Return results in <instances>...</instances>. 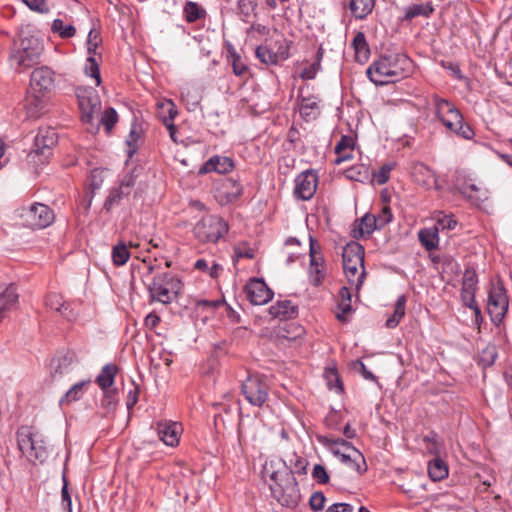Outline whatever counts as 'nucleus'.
I'll use <instances>...</instances> for the list:
<instances>
[{
    "label": "nucleus",
    "mask_w": 512,
    "mask_h": 512,
    "mask_svg": "<svg viewBox=\"0 0 512 512\" xmlns=\"http://www.w3.org/2000/svg\"><path fill=\"white\" fill-rule=\"evenodd\" d=\"M410 66L411 61L404 54L383 55L368 67L367 75L374 84L386 85L404 78Z\"/></svg>",
    "instance_id": "f257e3e1"
},
{
    "label": "nucleus",
    "mask_w": 512,
    "mask_h": 512,
    "mask_svg": "<svg viewBox=\"0 0 512 512\" xmlns=\"http://www.w3.org/2000/svg\"><path fill=\"white\" fill-rule=\"evenodd\" d=\"M272 497L284 507H295L300 501V491L293 472L276 471L270 476Z\"/></svg>",
    "instance_id": "f03ea898"
},
{
    "label": "nucleus",
    "mask_w": 512,
    "mask_h": 512,
    "mask_svg": "<svg viewBox=\"0 0 512 512\" xmlns=\"http://www.w3.org/2000/svg\"><path fill=\"white\" fill-rule=\"evenodd\" d=\"M182 288L183 284L178 276L163 272L154 276L148 285V292L152 302L167 305L178 299Z\"/></svg>",
    "instance_id": "7ed1b4c3"
},
{
    "label": "nucleus",
    "mask_w": 512,
    "mask_h": 512,
    "mask_svg": "<svg viewBox=\"0 0 512 512\" xmlns=\"http://www.w3.org/2000/svg\"><path fill=\"white\" fill-rule=\"evenodd\" d=\"M343 270L347 281L359 290L365 278L364 249L357 242H350L343 248Z\"/></svg>",
    "instance_id": "20e7f679"
},
{
    "label": "nucleus",
    "mask_w": 512,
    "mask_h": 512,
    "mask_svg": "<svg viewBox=\"0 0 512 512\" xmlns=\"http://www.w3.org/2000/svg\"><path fill=\"white\" fill-rule=\"evenodd\" d=\"M43 52L42 41L35 36H26L11 53L10 60L17 68L26 69L36 64Z\"/></svg>",
    "instance_id": "39448f33"
},
{
    "label": "nucleus",
    "mask_w": 512,
    "mask_h": 512,
    "mask_svg": "<svg viewBox=\"0 0 512 512\" xmlns=\"http://www.w3.org/2000/svg\"><path fill=\"white\" fill-rule=\"evenodd\" d=\"M195 237L201 242H217L228 232V224L217 215L206 214L193 229Z\"/></svg>",
    "instance_id": "423d86ee"
},
{
    "label": "nucleus",
    "mask_w": 512,
    "mask_h": 512,
    "mask_svg": "<svg viewBox=\"0 0 512 512\" xmlns=\"http://www.w3.org/2000/svg\"><path fill=\"white\" fill-rule=\"evenodd\" d=\"M22 224L31 229H42L54 220L53 211L44 204L35 203L21 211Z\"/></svg>",
    "instance_id": "0eeeda50"
},
{
    "label": "nucleus",
    "mask_w": 512,
    "mask_h": 512,
    "mask_svg": "<svg viewBox=\"0 0 512 512\" xmlns=\"http://www.w3.org/2000/svg\"><path fill=\"white\" fill-rule=\"evenodd\" d=\"M269 386L260 375H249L242 384L245 399L254 406L261 407L268 399Z\"/></svg>",
    "instance_id": "6e6552de"
},
{
    "label": "nucleus",
    "mask_w": 512,
    "mask_h": 512,
    "mask_svg": "<svg viewBox=\"0 0 512 512\" xmlns=\"http://www.w3.org/2000/svg\"><path fill=\"white\" fill-rule=\"evenodd\" d=\"M274 44L278 45L276 50L272 47V40H270V43L266 41L265 44L257 47L256 56L262 63L276 64L280 60H285L289 57V45L282 36L278 35Z\"/></svg>",
    "instance_id": "1a4fd4ad"
},
{
    "label": "nucleus",
    "mask_w": 512,
    "mask_h": 512,
    "mask_svg": "<svg viewBox=\"0 0 512 512\" xmlns=\"http://www.w3.org/2000/svg\"><path fill=\"white\" fill-rule=\"evenodd\" d=\"M508 297L501 285H493L489 291L487 310L493 322L502 321L508 309Z\"/></svg>",
    "instance_id": "9d476101"
},
{
    "label": "nucleus",
    "mask_w": 512,
    "mask_h": 512,
    "mask_svg": "<svg viewBox=\"0 0 512 512\" xmlns=\"http://www.w3.org/2000/svg\"><path fill=\"white\" fill-rule=\"evenodd\" d=\"M294 196L299 200H310L318 186V175L314 170L301 172L294 180Z\"/></svg>",
    "instance_id": "9b49d317"
},
{
    "label": "nucleus",
    "mask_w": 512,
    "mask_h": 512,
    "mask_svg": "<svg viewBox=\"0 0 512 512\" xmlns=\"http://www.w3.org/2000/svg\"><path fill=\"white\" fill-rule=\"evenodd\" d=\"M54 72L48 67L35 69L31 74L30 91L49 95L54 89Z\"/></svg>",
    "instance_id": "f8f14e48"
},
{
    "label": "nucleus",
    "mask_w": 512,
    "mask_h": 512,
    "mask_svg": "<svg viewBox=\"0 0 512 512\" xmlns=\"http://www.w3.org/2000/svg\"><path fill=\"white\" fill-rule=\"evenodd\" d=\"M245 292L247 299L254 305H264L273 297V292L260 279L250 280L245 286Z\"/></svg>",
    "instance_id": "ddd939ff"
},
{
    "label": "nucleus",
    "mask_w": 512,
    "mask_h": 512,
    "mask_svg": "<svg viewBox=\"0 0 512 512\" xmlns=\"http://www.w3.org/2000/svg\"><path fill=\"white\" fill-rule=\"evenodd\" d=\"M441 123L447 130L463 139L470 140L475 135L470 125L464 122L463 116L458 109L445 117Z\"/></svg>",
    "instance_id": "4468645a"
},
{
    "label": "nucleus",
    "mask_w": 512,
    "mask_h": 512,
    "mask_svg": "<svg viewBox=\"0 0 512 512\" xmlns=\"http://www.w3.org/2000/svg\"><path fill=\"white\" fill-rule=\"evenodd\" d=\"M159 439L166 445L174 447L179 443L182 427L177 422L159 421L157 423Z\"/></svg>",
    "instance_id": "2eb2a0df"
},
{
    "label": "nucleus",
    "mask_w": 512,
    "mask_h": 512,
    "mask_svg": "<svg viewBox=\"0 0 512 512\" xmlns=\"http://www.w3.org/2000/svg\"><path fill=\"white\" fill-rule=\"evenodd\" d=\"M56 133L51 128L40 129L35 137L34 150L30 157L34 158L35 155H43L48 157L51 147L56 143Z\"/></svg>",
    "instance_id": "dca6fc26"
},
{
    "label": "nucleus",
    "mask_w": 512,
    "mask_h": 512,
    "mask_svg": "<svg viewBox=\"0 0 512 512\" xmlns=\"http://www.w3.org/2000/svg\"><path fill=\"white\" fill-rule=\"evenodd\" d=\"M322 443L331 451L333 455L338 457L340 461L350 467L351 469L362 473L365 469L361 468L358 460H360L357 455L353 454L351 451H342L338 447H336L337 442L333 440H328V438H323Z\"/></svg>",
    "instance_id": "f3484780"
},
{
    "label": "nucleus",
    "mask_w": 512,
    "mask_h": 512,
    "mask_svg": "<svg viewBox=\"0 0 512 512\" xmlns=\"http://www.w3.org/2000/svg\"><path fill=\"white\" fill-rule=\"evenodd\" d=\"M17 442L22 453L28 456L39 442H43V438L38 432H32L29 427H21L17 432Z\"/></svg>",
    "instance_id": "a211bd4d"
},
{
    "label": "nucleus",
    "mask_w": 512,
    "mask_h": 512,
    "mask_svg": "<svg viewBox=\"0 0 512 512\" xmlns=\"http://www.w3.org/2000/svg\"><path fill=\"white\" fill-rule=\"evenodd\" d=\"M18 294L14 285L0 286V321L16 307Z\"/></svg>",
    "instance_id": "6ab92c4d"
},
{
    "label": "nucleus",
    "mask_w": 512,
    "mask_h": 512,
    "mask_svg": "<svg viewBox=\"0 0 512 512\" xmlns=\"http://www.w3.org/2000/svg\"><path fill=\"white\" fill-rule=\"evenodd\" d=\"M47 98V94L33 93L29 90L26 98L27 115L31 118L40 117L46 110Z\"/></svg>",
    "instance_id": "aec40b11"
},
{
    "label": "nucleus",
    "mask_w": 512,
    "mask_h": 512,
    "mask_svg": "<svg viewBox=\"0 0 512 512\" xmlns=\"http://www.w3.org/2000/svg\"><path fill=\"white\" fill-rule=\"evenodd\" d=\"M309 282L313 286H320L325 277H326V266L324 258H319L318 256H313L310 260L309 270H308Z\"/></svg>",
    "instance_id": "412c9836"
},
{
    "label": "nucleus",
    "mask_w": 512,
    "mask_h": 512,
    "mask_svg": "<svg viewBox=\"0 0 512 512\" xmlns=\"http://www.w3.org/2000/svg\"><path fill=\"white\" fill-rule=\"evenodd\" d=\"M268 312L272 318H292L297 314V307L291 301L283 300L271 305Z\"/></svg>",
    "instance_id": "4be33fe9"
},
{
    "label": "nucleus",
    "mask_w": 512,
    "mask_h": 512,
    "mask_svg": "<svg viewBox=\"0 0 512 512\" xmlns=\"http://www.w3.org/2000/svg\"><path fill=\"white\" fill-rule=\"evenodd\" d=\"M233 167V161L229 157L215 156L205 163L204 169L207 172L215 171L219 174H226L232 171Z\"/></svg>",
    "instance_id": "5701e85b"
},
{
    "label": "nucleus",
    "mask_w": 512,
    "mask_h": 512,
    "mask_svg": "<svg viewBox=\"0 0 512 512\" xmlns=\"http://www.w3.org/2000/svg\"><path fill=\"white\" fill-rule=\"evenodd\" d=\"M161 109H166L168 117H163V124L166 126L169 136L174 143H179L180 140L177 137V127L174 125V118L177 115V109L172 101H166Z\"/></svg>",
    "instance_id": "b1692460"
},
{
    "label": "nucleus",
    "mask_w": 512,
    "mask_h": 512,
    "mask_svg": "<svg viewBox=\"0 0 512 512\" xmlns=\"http://www.w3.org/2000/svg\"><path fill=\"white\" fill-rule=\"evenodd\" d=\"M428 474L431 480L441 481L449 474L448 465L440 457H435L428 462Z\"/></svg>",
    "instance_id": "393cba45"
},
{
    "label": "nucleus",
    "mask_w": 512,
    "mask_h": 512,
    "mask_svg": "<svg viewBox=\"0 0 512 512\" xmlns=\"http://www.w3.org/2000/svg\"><path fill=\"white\" fill-rule=\"evenodd\" d=\"M320 99L317 96L310 95L303 97L300 103V114L305 119L315 118L319 113Z\"/></svg>",
    "instance_id": "a878e982"
},
{
    "label": "nucleus",
    "mask_w": 512,
    "mask_h": 512,
    "mask_svg": "<svg viewBox=\"0 0 512 512\" xmlns=\"http://www.w3.org/2000/svg\"><path fill=\"white\" fill-rule=\"evenodd\" d=\"M91 383V380H84L79 383L74 384L60 399L61 405H69L72 402H75L81 399L85 393L86 386Z\"/></svg>",
    "instance_id": "bb28decb"
},
{
    "label": "nucleus",
    "mask_w": 512,
    "mask_h": 512,
    "mask_svg": "<svg viewBox=\"0 0 512 512\" xmlns=\"http://www.w3.org/2000/svg\"><path fill=\"white\" fill-rule=\"evenodd\" d=\"M117 374V366L114 364L105 365L101 373L96 378V383L100 386L102 390L112 389V385L114 384V379Z\"/></svg>",
    "instance_id": "cd10ccee"
},
{
    "label": "nucleus",
    "mask_w": 512,
    "mask_h": 512,
    "mask_svg": "<svg viewBox=\"0 0 512 512\" xmlns=\"http://www.w3.org/2000/svg\"><path fill=\"white\" fill-rule=\"evenodd\" d=\"M412 175L415 181L423 186H430L435 182L434 172L423 163H418L413 167Z\"/></svg>",
    "instance_id": "c85d7f7f"
},
{
    "label": "nucleus",
    "mask_w": 512,
    "mask_h": 512,
    "mask_svg": "<svg viewBox=\"0 0 512 512\" xmlns=\"http://www.w3.org/2000/svg\"><path fill=\"white\" fill-rule=\"evenodd\" d=\"M407 298L405 295H400L395 303L393 314L386 320L387 328H395L405 316Z\"/></svg>",
    "instance_id": "c756f323"
},
{
    "label": "nucleus",
    "mask_w": 512,
    "mask_h": 512,
    "mask_svg": "<svg viewBox=\"0 0 512 512\" xmlns=\"http://www.w3.org/2000/svg\"><path fill=\"white\" fill-rule=\"evenodd\" d=\"M130 251L128 245L124 241L117 242L111 250V259L115 266L125 265L130 259Z\"/></svg>",
    "instance_id": "7c9ffc66"
},
{
    "label": "nucleus",
    "mask_w": 512,
    "mask_h": 512,
    "mask_svg": "<svg viewBox=\"0 0 512 512\" xmlns=\"http://www.w3.org/2000/svg\"><path fill=\"white\" fill-rule=\"evenodd\" d=\"M375 0H351L350 10L356 19L366 18L373 10Z\"/></svg>",
    "instance_id": "2f4dec72"
},
{
    "label": "nucleus",
    "mask_w": 512,
    "mask_h": 512,
    "mask_svg": "<svg viewBox=\"0 0 512 512\" xmlns=\"http://www.w3.org/2000/svg\"><path fill=\"white\" fill-rule=\"evenodd\" d=\"M418 236L421 244L428 251H432L437 248L439 242L438 227L421 229Z\"/></svg>",
    "instance_id": "473e14b6"
},
{
    "label": "nucleus",
    "mask_w": 512,
    "mask_h": 512,
    "mask_svg": "<svg viewBox=\"0 0 512 512\" xmlns=\"http://www.w3.org/2000/svg\"><path fill=\"white\" fill-rule=\"evenodd\" d=\"M46 306L52 310L59 312L61 315L71 318L70 313H68L69 306L64 301L62 295L58 293H49L46 297Z\"/></svg>",
    "instance_id": "72a5a7b5"
},
{
    "label": "nucleus",
    "mask_w": 512,
    "mask_h": 512,
    "mask_svg": "<svg viewBox=\"0 0 512 512\" xmlns=\"http://www.w3.org/2000/svg\"><path fill=\"white\" fill-rule=\"evenodd\" d=\"M183 14L188 23L196 22L206 16V11L198 3L188 1L183 7Z\"/></svg>",
    "instance_id": "f704fd0d"
},
{
    "label": "nucleus",
    "mask_w": 512,
    "mask_h": 512,
    "mask_svg": "<svg viewBox=\"0 0 512 512\" xmlns=\"http://www.w3.org/2000/svg\"><path fill=\"white\" fill-rule=\"evenodd\" d=\"M462 193L471 201L472 204L477 206L488 198L487 191L477 187L475 184H469L463 187Z\"/></svg>",
    "instance_id": "c9c22d12"
},
{
    "label": "nucleus",
    "mask_w": 512,
    "mask_h": 512,
    "mask_svg": "<svg viewBox=\"0 0 512 512\" xmlns=\"http://www.w3.org/2000/svg\"><path fill=\"white\" fill-rule=\"evenodd\" d=\"M433 10L430 3L413 4L405 9V19L411 20L418 16L429 17Z\"/></svg>",
    "instance_id": "e433bc0d"
},
{
    "label": "nucleus",
    "mask_w": 512,
    "mask_h": 512,
    "mask_svg": "<svg viewBox=\"0 0 512 512\" xmlns=\"http://www.w3.org/2000/svg\"><path fill=\"white\" fill-rule=\"evenodd\" d=\"M345 176L353 181L365 182L370 177L368 166L364 164H356L345 171Z\"/></svg>",
    "instance_id": "4c0bfd02"
},
{
    "label": "nucleus",
    "mask_w": 512,
    "mask_h": 512,
    "mask_svg": "<svg viewBox=\"0 0 512 512\" xmlns=\"http://www.w3.org/2000/svg\"><path fill=\"white\" fill-rule=\"evenodd\" d=\"M340 297L341 301L339 303V308L341 309V313L337 314V319L340 321L345 320V314L351 311V293L347 287H342L340 289Z\"/></svg>",
    "instance_id": "58836bf2"
},
{
    "label": "nucleus",
    "mask_w": 512,
    "mask_h": 512,
    "mask_svg": "<svg viewBox=\"0 0 512 512\" xmlns=\"http://www.w3.org/2000/svg\"><path fill=\"white\" fill-rule=\"evenodd\" d=\"M497 348L494 344H487L479 354V362L483 366H491L497 358Z\"/></svg>",
    "instance_id": "ea45409f"
},
{
    "label": "nucleus",
    "mask_w": 512,
    "mask_h": 512,
    "mask_svg": "<svg viewBox=\"0 0 512 512\" xmlns=\"http://www.w3.org/2000/svg\"><path fill=\"white\" fill-rule=\"evenodd\" d=\"M380 229L375 215H364L359 223V232L361 235H370L374 230Z\"/></svg>",
    "instance_id": "a19ab883"
},
{
    "label": "nucleus",
    "mask_w": 512,
    "mask_h": 512,
    "mask_svg": "<svg viewBox=\"0 0 512 512\" xmlns=\"http://www.w3.org/2000/svg\"><path fill=\"white\" fill-rule=\"evenodd\" d=\"M435 108L437 117L440 121L457 110V108L452 103L440 98L435 99Z\"/></svg>",
    "instance_id": "79ce46f5"
},
{
    "label": "nucleus",
    "mask_w": 512,
    "mask_h": 512,
    "mask_svg": "<svg viewBox=\"0 0 512 512\" xmlns=\"http://www.w3.org/2000/svg\"><path fill=\"white\" fill-rule=\"evenodd\" d=\"M52 31L62 38H71L75 35L76 29L73 25H64L61 19H55L52 23Z\"/></svg>",
    "instance_id": "37998d69"
},
{
    "label": "nucleus",
    "mask_w": 512,
    "mask_h": 512,
    "mask_svg": "<svg viewBox=\"0 0 512 512\" xmlns=\"http://www.w3.org/2000/svg\"><path fill=\"white\" fill-rule=\"evenodd\" d=\"M85 73L96 81V85H100L101 77L99 64L93 55H89L85 63Z\"/></svg>",
    "instance_id": "c03bdc74"
},
{
    "label": "nucleus",
    "mask_w": 512,
    "mask_h": 512,
    "mask_svg": "<svg viewBox=\"0 0 512 512\" xmlns=\"http://www.w3.org/2000/svg\"><path fill=\"white\" fill-rule=\"evenodd\" d=\"M71 359L68 357H60L58 359L53 360V377L62 376L63 374H67L71 370Z\"/></svg>",
    "instance_id": "a18cd8bd"
},
{
    "label": "nucleus",
    "mask_w": 512,
    "mask_h": 512,
    "mask_svg": "<svg viewBox=\"0 0 512 512\" xmlns=\"http://www.w3.org/2000/svg\"><path fill=\"white\" fill-rule=\"evenodd\" d=\"M79 105L82 111V120L91 123L94 120L95 114L98 113L99 107L96 103H86L85 99H80Z\"/></svg>",
    "instance_id": "49530a36"
},
{
    "label": "nucleus",
    "mask_w": 512,
    "mask_h": 512,
    "mask_svg": "<svg viewBox=\"0 0 512 512\" xmlns=\"http://www.w3.org/2000/svg\"><path fill=\"white\" fill-rule=\"evenodd\" d=\"M353 47L355 49L357 56L362 55L364 58H367L369 54V48L364 33L358 32L355 35L353 39Z\"/></svg>",
    "instance_id": "de8ad7c7"
},
{
    "label": "nucleus",
    "mask_w": 512,
    "mask_h": 512,
    "mask_svg": "<svg viewBox=\"0 0 512 512\" xmlns=\"http://www.w3.org/2000/svg\"><path fill=\"white\" fill-rule=\"evenodd\" d=\"M475 291L476 289H468L465 287H462L461 289V299L465 306L469 307L470 309H473L475 314H480V309L478 308L476 302H475Z\"/></svg>",
    "instance_id": "09e8293b"
},
{
    "label": "nucleus",
    "mask_w": 512,
    "mask_h": 512,
    "mask_svg": "<svg viewBox=\"0 0 512 512\" xmlns=\"http://www.w3.org/2000/svg\"><path fill=\"white\" fill-rule=\"evenodd\" d=\"M322 58V48H319L317 52V59L313 62L309 67L303 69L300 74V77L304 80L314 79L318 71L320 70V61Z\"/></svg>",
    "instance_id": "8fccbe9b"
},
{
    "label": "nucleus",
    "mask_w": 512,
    "mask_h": 512,
    "mask_svg": "<svg viewBox=\"0 0 512 512\" xmlns=\"http://www.w3.org/2000/svg\"><path fill=\"white\" fill-rule=\"evenodd\" d=\"M423 441L425 443L426 451L432 455H435L436 457H439V454L442 449V445L437 440L436 435L433 434L431 436H426Z\"/></svg>",
    "instance_id": "3c124183"
},
{
    "label": "nucleus",
    "mask_w": 512,
    "mask_h": 512,
    "mask_svg": "<svg viewBox=\"0 0 512 512\" xmlns=\"http://www.w3.org/2000/svg\"><path fill=\"white\" fill-rule=\"evenodd\" d=\"M101 43V37L98 31L91 29L87 38V51L89 55H95L96 49Z\"/></svg>",
    "instance_id": "603ef678"
},
{
    "label": "nucleus",
    "mask_w": 512,
    "mask_h": 512,
    "mask_svg": "<svg viewBox=\"0 0 512 512\" xmlns=\"http://www.w3.org/2000/svg\"><path fill=\"white\" fill-rule=\"evenodd\" d=\"M117 121L118 115L113 108L106 109L100 119V122L106 127L107 131H110Z\"/></svg>",
    "instance_id": "864d4df0"
},
{
    "label": "nucleus",
    "mask_w": 512,
    "mask_h": 512,
    "mask_svg": "<svg viewBox=\"0 0 512 512\" xmlns=\"http://www.w3.org/2000/svg\"><path fill=\"white\" fill-rule=\"evenodd\" d=\"M393 167L394 164H384L378 172L373 173L374 181L379 185L385 184L389 180Z\"/></svg>",
    "instance_id": "5fc2aeb1"
},
{
    "label": "nucleus",
    "mask_w": 512,
    "mask_h": 512,
    "mask_svg": "<svg viewBox=\"0 0 512 512\" xmlns=\"http://www.w3.org/2000/svg\"><path fill=\"white\" fill-rule=\"evenodd\" d=\"M131 190L122 185L113 189L107 199V203L110 205L118 203L123 197H126L130 194Z\"/></svg>",
    "instance_id": "6e6d98bb"
},
{
    "label": "nucleus",
    "mask_w": 512,
    "mask_h": 512,
    "mask_svg": "<svg viewBox=\"0 0 512 512\" xmlns=\"http://www.w3.org/2000/svg\"><path fill=\"white\" fill-rule=\"evenodd\" d=\"M313 479L319 484H327L329 482V475L325 467L321 464H316L312 470Z\"/></svg>",
    "instance_id": "4d7b16f0"
},
{
    "label": "nucleus",
    "mask_w": 512,
    "mask_h": 512,
    "mask_svg": "<svg viewBox=\"0 0 512 512\" xmlns=\"http://www.w3.org/2000/svg\"><path fill=\"white\" fill-rule=\"evenodd\" d=\"M25 5L29 7L32 11L46 14L49 12L50 8L47 4L46 0H22Z\"/></svg>",
    "instance_id": "13d9d810"
},
{
    "label": "nucleus",
    "mask_w": 512,
    "mask_h": 512,
    "mask_svg": "<svg viewBox=\"0 0 512 512\" xmlns=\"http://www.w3.org/2000/svg\"><path fill=\"white\" fill-rule=\"evenodd\" d=\"M28 457L44 462L48 457V450L45 442H39V444L36 445V449H32Z\"/></svg>",
    "instance_id": "bf43d9fd"
},
{
    "label": "nucleus",
    "mask_w": 512,
    "mask_h": 512,
    "mask_svg": "<svg viewBox=\"0 0 512 512\" xmlns=\"http://www.w3.org/2000/svg\"><path fill=\"white\" fill-rule=\"evenodd\" d=\"M104 397L102 400V406L107 410L114 409L116 405V389H106L103 390Z\"/></svg>",
    "instance_id": "052dcab7"
},
{
    "label": "nucleus",
    "mask_w": 512,
    "mask_h": 512,
    "mask_svg": "<svg viewBox=\"0 0 512 512\" xmlns=\"http://www.w3.org/2000/svg\"><path fill=\"white\" fill-rule=\"evenodd\" d=\"M333 441L337 442L336 447L341 449L342 451H351L353 454L357 455V457L360 459V461L365 465V460L361 453L352 446V444L346 440L343 439H332Z\"/></svg>",
    "instance_id": "680f3d73"
},
{
    "label": "nucleus",
    "mask_w": 512,
    "mask_h": 512,
    "mask_svg": "<svg viewBox=\"0 0 512 512\" xmlns=\"http://www.w3.org/2000/svg\"><path fill=\"white\" fill-rule=\"evenodd\" d=\"M457 225V221L450 215H444L437 220L435 227L439 230H453Z\"/></svg>",
    "instance_id": "e2e57ef3"
},
{
    "label": "nucleus",
    "mask_w": 512,
    "mask_h": 512,
    "mask_svg": "<svg viewBox=\"0 0 512 512\" xmlns=\"http://www.w3.org/2000/svg\"><path fill=\"white\" fill-rule=\"evenodd\" d=\"M354 140L350 136H342L340 141L335 146V153H342L345 151L353 150Z\"/></svg>",
    "instance_id": "0e129e2a"
},
{
    "label": "nucleus",
    "mask_w": 512,
    "mask_h": 512,
    "mask_svg": "<svg viewBox=\"0 0 512 512\" xmlns=\"http://www.w3.org/2000/svg\"><path fill=\"white\" fill-rule=\"evenodd\" d=\"M375 217H376V220L378 223V227H380V229H382L385 225H387L392 220V213H391L390 207L387 205L383 206L381 209V212Z\"/></svg>",
    "instance_id": "69168bd1"
},
{
    "label": "nucleus",
    "mask_w": 512,
    "mask_h": 512,
    "mask_svg": "<svg viewBox=\"0 0 512 512\" xmlns=\"http://www.w3.org/2000/svg\"><path fill=\"white\" fill-rule=\"evenodd\" d=\"M477 283H478V279H477V275H476L475 271L466 270L464 273V276H463L462 287H465L468 289H470V288L476 289Z\"/></svg>",
    "instance_id": "338daca9"
},
{
    "label": "nucleus",
    "mask_w": 512,
    "mask_h": 512,
    "mask_svg": "<svg viewBox=\"0 0 512 512\" xmlns=\"http://www.w3.org/2000/svg\"><path fill=\"white\" fill-rule=\"evenodd\" d=\"M310 506L314 511H320L324 508L325 496L321 492H315L310 497Z\"/></svg>",
    "instance_id": "774afa93"
}]
</instances>
